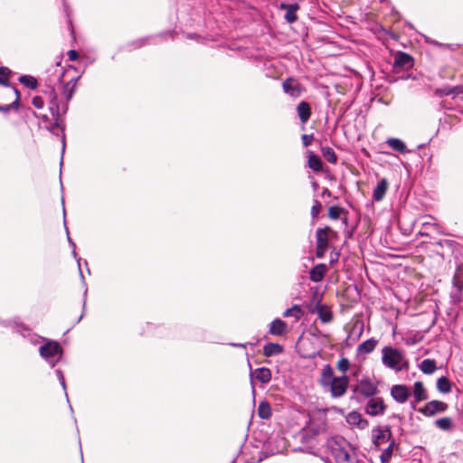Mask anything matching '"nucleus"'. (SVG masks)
<instances>
[{
  "mask_svg": "<svg viewBox=\"0 0 463 463\" xmlns=\"http://www.w3.org/2000/svg\"><path fill=\"white\" fill-rule=\"evenodd\" d=\"M326 448L336 463L351 462L353 453H354L351 444L343 437L327 439Z\"/></svg>",
  "mask_w": 463,
  "mask_h": 463,
  "instance_id": "nucleus-1",
  "label": "nucleus"
},
{
  "mask_svg": "<svg viewBox=\"0 0 463 463\" xmlns=\"http://www.w3.org/2000/svg\"><path fill=\"white\" fill-rule=\"evenodd\" d=\"M382 361L386 367L397 372L409 367V363L400 349H383Z\"/></svg>",
  "mask_w": 463,
  "mask_h": 463,
  "instance_id": "nucleus-2",
  "label": "nucleus"
},
{
  "mask_svg": "<svg viewBox=\"0 0 463 463\" xmlns=\"http://www.w3.org/2000/svg\"><path fill=\"white\" fill-rule=\"evenodd\" d=\"M24 331L22 333V335L24 338H28V344L36 345L38 347L43 348V347H61L60 344L57 341H52L48 338L37 335L35 334H33L30 329L24 326H20Z\"/></svg>",
  "mask_w": 463,
  "mask_h": 463,
  "instance_id": "nucleus-3",
  "label": "nucleus"
},
{
  "mask_svg": "<svg viewBox=\"0 0 463 463\" xmlns=\"http://www.w3.org/2000/svg\"><path fill=\"white\" fill-rule=\"evenodd\" d=\"M386 409L387 405L382 397H372L364 404V412L372 417L384 415Z\"/></svg>",
  "mask_w": 463,
  "mask_h": 463,
  "instance_id": "nucleus-4",
  "label": "nucleus"
},
{
  "mask_svg": "<svg viewBox=\"0 0 463 463\" xmlns=\"http://www.w3.org/2000/svg\"><path fill=\"white\" fill-rule=\"evenodd\" d=\"M309 311L317 314L323 323H329L333 319V314L327 305L322 304L317 297H314L310 304Z\"/></svg>",
  "mask_w": 463,
  "mask_h": 463,
  "instance_id": "nucleus-5",
  "label": "nucleus"
},
{
  "mask_svg": "<svg viewBox=\"0 0 463 463\" xmlns=\"http://www.w3.org/2000/svg\"><path fill=\"white\" fill-rule=\"evenodd\" d=\"M327 385L330 388V393L333 398L342 397L348 388V379L345 375L340 377H334L329 379Z\"/></svg>",
  "mask_w": 463,
  "mask_h": 463,
  "instance_id": "nucleus-6",
  "label": "nucleus"
},
{
  "mask_svg": "<svg viewBox=\"0 0 463 463\" xmlns=\"http://www.w3.org/2000/svg\"><path fill=\"white\" fill-rule=\"evenodd\" d=\"M355 392L364 396V398L370 399L374 397L378 391L377 385L373 383L370 379L364 378L358 382Z\"/></svg>",
  "mask_w": 463,
  "mask_h": 463,
  "instance_id": "nucleus-7",
  "label": "nucleus"
},
{
  "mask_svg": "<svg viewBox=\"0 0 463 463\" xmlns=\"http://www.w3.org/2000/svg\"><path fill=\"white\" fill-rule=\"evenodd\" d=\"M448 404L440 401H431L425 404V406L418 409V411L424 416L431 417L437 413L445 412L448 410Z\"/></svg>",
  "mask_w": 463,
  "mask_h": 463,
  "instance_id": "nucleus-8",
  "label": "nucleus"
},
{
  "mask_svg": "<svg viewBox=\"0 0 463 463\" xmlns=\"http://www.w3.org/2000/svg\"><path fill=\"white\" fill-rule=\"evenodd\" d=\"M283 91L291 98L297 99L302 94V85L294 78H287L282 82Z\"/></svg>",
  "mask_w": 463,
  "mask_h": 463,
  "instance_id": "nucleus-9",
  "label": "nucleus"
},
{
  "mask_svg": "<svg viewBox=\"0 0 463 463\" xmlns=\"http://www.w3.org/2000/svg\"><path fill=\"white\" fill-rule=\"evenodd\" d=\"M393 66L402 70H410L414 66V59L404 52H397L394 55Z\"/></svg>",
  "mask_w": 463,
  "mask_h": 463,
  "instance_id": "nucleus-10",
  "label": "nucleus"
},
{
  "mask_svg": "<svg viewBox=\"0 0 463 463\" xmlns=\"http://www.w3.org/2000/svg\"><path fill=\"white\" fill-rule=\"evenodd\" d=\"M329 236H336V232L330 227L319 228L317 230V246L321 248H327Z\"/></svg>",
  "mask_w": 463,
  "mask_h": 463,
  "instance_id": "nucleus-11",
  "label": "nucleus"
},
{
  "mask_svg": "<svg viewBox=\"0 0 463 463\" xmlns=\"http://www.w3.org/2000/svg\"><path fill=\"white\" fill-rule=\"evenodd\" d=\"M410 393V389L404 384H396L391 388V396L399 403H404Z\"/></svg>",
  "mask_w": 463,
  "mask_h": 463,
  "instance_id": "nucleus-12",
  "label": "nucleus"
},
{
  "mask_svg": "<svg viewBox=\"0 0 463 463\" xmlns=\"http://www.w3.org/2000/svg\"><path fill=\"white\" fill-rule=\"evenodd\" d=\"M346 422L359 430H364L369 426V421L356 411H352L346 416Z\"/></svg>",
  "mask_w": 463,
  "mask_h": 463,
  "instance_id": "nucleus-13",
  "label": "nucleus"
},
{
  "mask_svg": "<svg viewBox=\"0 0 463 463\" xmlns=\"http://www.w3.org/2000/svg\"><path fill=\"white\" fill-rule=\"evenodd\" d=\"M63 349H39L41 356L51 365L54 366L61 358Z\"/></svg>",
  "mask_w": 463,
  "mask_h": 463,
  "instance_id": "nucleus-14",
  "label": "nucleus"
},
{
  "mask_svg": "<svg viewBox=\"0 0 463 463\" xmlns=\"http://www.w3.org/2000/svg\"><path fill=\"white\" fill-rule=\"evenodd\" d=\"M452 283L454 291L451 293V298L454 299V301L460 302L463 300V278L458 274H455Z\"/></svg>",
  "mask_w": 463,
  "mask_h": 463,
  "instance_id": "nucleus-15",
  "label": "nucleus"
},
{
  "mask_svg": "<svg viewBox=\"0 0 463 463\" xmlns=\"http://www.w3.org/2000/svg\"><path fill=\"white\" fill-rule=\"evenodd\" d=\"M392 432L389 429L382 430L380 428L373 430V441L376 447L389 441Z\"/></svg>",
  "mask_w": 463,
  "mask_h": 463,
  "instance_id": "nucleus-16",
  "label": "nucleus"
},
{
  "mask_svg": "<svg viewBox=\"0 0 463 463\" xmlns=\"http://www.w3.org/2000/svg\"><path fill=\"white\" fill-rule=\"evenodd\" d=\"M48 95H49L50 103H51L50 109H51L52 117L55 119L54 127H58V125H59L58 120L60 118V108L58 105L57 94L55 92V90L53 88H51L48 92Z\"/></svg>",
  "mask_w": 463,
  "mask_h": 463,
  "instance_id": "nucleus-17",
  "label": "nucleus"
},
{
  "mask_svg": "<svg viewBox=\"0 0 463 463\" xmlns=\"http://www.w3.org/2000/svg\"><path fill=\"white\" fill-rule=\"evenodd\" d=\"M388 190V181L385 178L381 179L373 191V199L375 202H380L383 199Z\"/></svg>",
  "mask_w": 463,
  "mask_h": 463,
  "instance_id": "nucleus-18",
  "label": "nucleus"
},
{
  "mask_svg": "<svg viewBox=\"0 0 463 463\" xmlns=\"http://www.w3.org/2000/svg\"><path fill=\"white\" fill-rule=\"evenodd\" d=\"M297 112L300 121L305 124L311 116V108L307 101H301L297 106Z\"/></svg>",
  "mask_w": 463,
  "mask_h": 463,
  "instance_id": "nucleus-19",
  "label": "nucleus"
},
{
  "mask_svg": "<svg viewBox=\"0 0 463 463\" xmlns=\"http://www.w3.org/2000/svg\"><path fill=\"white\" fill-rule=\"evenodd\" d=\"M326 271H327V267L326 264H324V263L317 264L310 270V279L313 282H320V281H322Z\"/></svg>",
  "mask_w": 463,
  "mask_h": 463,
  "instance_id": "nucleus-20",
  "label": "nucleus"
},
{
  "mask_svg": "<svg viewBox=\"0 0 463 463\" xmlns=\"http://www.w3.org/2000/svg\"><path fill=\"white\" fill-rule=\"evenodd\" d=\"M251 377H255L261 383H267L271 379L270 370L265 367L257 368L254 372L250 373Z\"/></svg>",
  "mask_w": 463,
  "mask_h": 463,
  "instance_id": "nucleus-21",
  "label": "nucleus"
},
{
  "mask_svg": "<svg viewBox=\"0 0 463 463\" xmlns=\"http://www.w3.org/2000/svg\"><path fill=\"white\" fill-rule=\"evenodd\" d=\"M281 7L286 9L285 19L288 23L292 24L297 21L298 16L296 12L298 9V5L297 4L294 5H282Z\"/></svg>",
  "mask_w": 463,
  "mask_h": 463,
  "instance_id": "nucleus-22",
  "label": "nucleus"
},
{
  "mask_svg": "<svg viewBox=\"0 0 463 463\" xmlns=\"http://www.w3.org/2000/svg\"><path fill=\"white\" fill-rule=\"evenodd\" d=\"M287 324L281 319H275L269 326V333L275 335H281L286 332Z\"/></svg>",
  "mask_w": 463,
  "mask_h": 463,
  "instance_id": "nucleus-23",
  "label": "nucleus"
},
{
  "mask_svg": "<svg viewBox=\"0 0 463 463\" xmlns=\"http://www.w3.org/2000/svg\"><path fill=\"white\" fill-rule=\"evenodd\" d=\"M413 396L416 402H421L428 399L426 390L421 382H415L413 385Z\"/></svg>",
  "mask_w": 463,
  "mask_h": 463,
  "instance_id": "nucleus-24",
  "label": "nucleus"
},
{
  "mask_svg": "<svg viewBox=\"0 0 463 463\" xmlns=\"http://www.w3.org/2000/svg\"><path fill=\"white\" fill-rule=\"evenodd\" d=\"M461 89H462L461 87L446 86L443 88L436 89L434 93L436 96H439V97L449 96V95L457 96L459 93H461Z\"/></svg>",
  "mask_w": 463,
  "mask_h": 463,
  "instance_id": "nucleus-25",
  "label": "nucleus"
},
{
  "mask_svg": "<svg viewBox=\"0 0 463 463\" xmlns=\"http://www.w3.org/2000/svg\"><path fill=\"white\" fill-rule=\"evenodd\" d=\"M364 325L356 323L351 333L349 334L348 337L346 338V345H353L354 343V341L358 339L363 332Z\"/></svg>",
  "mask_w": 463,
  "mask_h": 463,
  "instance_id": "nucleus-26",
  "label": "nucleus"
},
{
  "mask_svg": "<svg viewBox=\"0 0 463 463\" xmlns=\"http://www.w3.org/2000/svg\"><path fill=\"white\" fill-rule=\"evenodd\" d=\"M272 411L268 402H260L258 407V415L260 419L268 420L271 417Z\"/></svg>",
  "mask_w": 463,
  "mask_h": 463,
  "instance_id": "nucleus-27",
  "label": "nucleus"
},
{
  "mask_svg": "<svg viewBox=\"0 0 463 463\" xmlns=\"http://www.w3.org/2000/svg\"><path fill=\"white\" fill-rule=\"evenodd\" d=\"M308 166L316 172H319L322 170L323 163L321 158L314 154L313 152H309L308 155Z\"/></svg>",
  "mask_w": 463,
  "mask_h": 463,
  "instance_id": "nucleus-28",
  "label": "nucleus"
},
{
  "mask_svg": "<svg viewBox=\"0 0 463 463\" xmlns=\"http://www.w3.org/2000/svg\"><path fill=\"white\" fill-rule=\"evenodd\" d=\"M386 143L394 151L405 153L407 150L405 143L399 138L391 137Z\"/></svg>",
  "mask_w": 463,
  "mask_h": 463,
  "instance_id": "nucleus-29",
  "label": "nucleus"
},
{
  "mask_svg": "<svg viewBox=\"0 0 463 463\" xmlns=\"http://www.w3.org/2000/svg\"><path fill=\"white\" fill-rule=\"evenodd\" d=\"M304 315L303 310L298 305H294L290 308H288L284 311L283 316L285 317H292L295 318V321H298Z\"/></svg>",
  "mask_w": 463,
  "mask_h": 463,
  "instance_id": "nucleus-30",
  "label": "nucleus"
},
{
  "mask_svg": "<svg viewBox=\"0 0 463 463\" xmlns=\"http://www.w3.org/2000/svg\"><path fill=\"white\" fill-rule=\"evenodd\" d=\"M451 383L446 376H441L437 381V389L441 393H449L451 392Z\"/></svg>",
  "mask_w": 463,
  "mask_h": 463,
  "instance_id": "nucleus-31",
  "label": "nucleus"
},
{
  "mask_svg": "<svg viewBox=\"0 0 463 463\" xmlns=\"http://www.w3.org/2000/svg\"><path fill=\"white\" fill-rule=\"evenodd\" d=\"M435 426L442 430L449 431L453 429V420L449 417H443L435 421Z\"/></svg>",
  "mask_w": 463,
  "mask_h": 463,
  "instance_id": "nucleus-32",
  "label": "nucleus"
},
{
  "mask_svg": "<svg viewBox=\"0 0 463 463\" xmlns=\"http://www.w3.org/2000/svg\"><path fill=\"white\" fill-rule=\"evenodd\" d=\"M420 368L422 371V373H424L426 374H430L435 372V370L437 369V366H436V363L434 360L424 359L420 363Z\"/></svg>",
  "mask_w": 463,
  "mask_h": 463,
  "instance_id": "nucleus-33",
  "label": "nucleus"
},
{
  "mask_svg": "<svg viewBox=\"0 0 463 463\" xmlns=\"http://www.w3.org/2000/svg\"><path fill=\"white\" fill-rule=\"evenodd\" d=\"M321 153L325 159L331 164H335L337 162V156L333 148L329 146L321 147Z\"/></svg>",
  "mask_w": 463,
  "mask_h": 463,
  "instance_id": "nucleus-34",
  "label": "nucleus"
},
{
  "mask_svg": "<svg viewBox=\"0 0 463 463\" xmlns=\"http://www.w3.org/2000/svg\"><path fill=\"white\" fill-rule=\"evenodd\" d=\"M19 81L31 90H34L37 87V80L30 75L21 76Z\"/></svg>",
  "mask_w": 463,
  "mask_h": 463,
  "instance_id": "nucleus-35",
  "label": "nucleus"
},
{
  "mask_svg": "<svg viewBox=\"0 0 463 463\" xmlns=\"http://www.w3.org/2000/svg\"><path fill=\"white\" fill-rule=\"evenodd\" d=\"M14 91L15 94V100L11 104L0 106V111L7 112L12 109H17L19 108L20 93L15 88L14 89Z\"/></svg>",
  "mask_w": 463,
  "mask_h": 463,
  "instance_id": "nucleus-36",
  "label": "nucleus"
},
{
  "mask_svg": "<svg viewBox=\"0 0 463 463\" xmlns=\"http://www.w3.org/2000/svg\"><path fill=\"white\" fill-rule=\"evenodd\" d=\"M394 445V441H392L389 446L383 451L381 455L382 463H389L392 456V448Z\"/></svg>",
  "mask_w": 463,
  "mask_h": 463,
  "instance_id": "nucleus-37",
  "label": "nucleus"
},
{
  "mask_svg": "<svg viewBox=\"0 0 463 463\" xmlns=\"http://www.w3.org/2000/svg\"><path fill=\"white\" fill-rule=\"evenodd\" d=\"M344 212L343 208L334 205L328 208V216L333 220H337Z\"/></svg>",
  "mask_w": 463,
  "mask_h": 463,
  "instance_id": "nucleus-38",
  "label": "nucleus"
},
{
  "mask_svg": "<svg viewBox=\"0 0 463 463\" xmlns=\"http://www.w3.org/2000/svg\"><path fill=\"white\" fill-rule=\"evenodd\" d=\"M11 71L6 67H0V84L7 86L8 85V75Z\"/></svg>",
  "mask_w": 463,
  "mask_h": 463,
  "instance_id": "nucleus-39",
  "label": "nucleus"
},
{
  "mask_svg": "<svg viewBox=\"0 0 463 463\" xmlns=\"http://www.w3.org/2000/svg\"><path fill=\"white\" fill-rule=\"evenodd\" d=\"M74 92H75V86L71 85V82L66 83L64 86V90H63V95H64L65 99H67V101L71 99Z\"/></svg>",
  "mask_w": 463,
  "mask_h": 463,
  "instance_id": "nucleus-40",
  "label": "nucleus"
},
{
  "mask_svg": "<svg viewBox=\"0 0 463 463\" xmlns=\"http://www.w3.org/2000/svg\"><path fill=\"white\" fill-rule=\"evenodd\" d=\"M333 378L334 377H333L332 369L329 366H326L323 370L322 384L326 386L328 384L327 382H329V379H333Z\"/></svg>",
  "mask_w": 463,
  "mask_h": 463,
  "instance_id": "nucleus-41",
  "label": "nucleus"
},
{
  "mask_svg": "<svg viewBox=\"0 0 463 463\" xmlns=\"http://www.w3.org/2000/svg\"><path fill=\"white\" fill-rule=\"evenodd\" d=\"M348 463H371V461L364 454L353 453L351 462Z\"/></svg>",
  "mask_w": 463,
  "mask_h": 463,
  "instance_id": "nucleus-42",
  "label": "nucleus"
},
{
  "mask_svg": "<svg viewBox=\"0 0 463 463\" xmlns=\"http://www.w3.org/2000/svg\"><path fill=\"white\" fill-rule=\"evenodd\" d=\"M321 209H322L321 203L319 201H317V200H314V204H313V206L311 208V212H310L311 216H312L313 219H317V218Z\"/></svg>",
  "mask_w": 463,
  "mask_h": 463,
  "instance_id": "nucleus-43",
  "label": "nucleus"
},
{
  "mask_svg": "<svg viewBox=\"0 0 463 463\" xmlns=\"http://www.w3.org/2000/svg\"><path fill=\"white\" fill-rule=\"evenodd\" d=\"M56 373V375L58 377V380L62 387V389L64 390L65 392V395H66V398H67V401H69V398H68V393L66 392V383H65V378H64V375H63V373L60 370V369H57L55 371Z\"/></svg>",
  "mask_w": 463,
  "mask_h": 463,
  "instance_id": "nucleus-44",
  "label": "nucleus"
},
{
  "mask_svg": "<svg viewBox=\"0 0 463 463\" xmlns=\"http://www.w3.org/2000/svg\"><path fill=\"white\" fill-rule=\"evenodd\" d=\"M337 368L342 373H346L349 368V361L347 358H342L337 363Z\"/></svg>",
  "mask_w": 463,
  "mask_h": 463,
  "instance_id": "nucleus-45",
  "label": "nucleus"
},
{
  "mask_svg": "<svg viewBox=\"0 0 463 463\" xmlns=\"http://www.w3.org/2000/svg\"><path fill=\"white\" fill-rule=\"evenodd\" d=\"M149 39H150V37H146V38H141V39H138V40L133 42L132 43L133 49H137V48L144 46L148 42Z\"/></svg>",
  "mask_w": 463,
  "mask_h": 463,
  "instance_id": "nucleus-46",
  "label": "nucleus"
},
{
  "mask_svg": "<svg viewBox=\"0 0 463 463\" xmlns=\"http://www.w3.org/2000/svg\"><path fill=\"white\" fill-rule=\"evenodd\" d=\"M377 340L371 338L359 344L357 347H374L377 345Z\"/></svg>",
  "mask_w": 463,
  "mask_h": 463,
  "instance_id": "nucleus-47",
  "label": "nucleus"
},
{
  "mask_svg": "<svg viewBox=\"0 0 463 463\" xmlns=\"http://www.w3.org/2000/svg\"><path fill=\"white\" fill-rule=\"evenodd\" d=\"M33 105L36 108V109H43V106H44V102H43V99L42 97L40 96H36L33 99V101H32Z\"/></svg>",
  "mask_w": 463,
  "mask_h": 463,
  "instance_id": "nucleus-48",
  "label": "nucleus"
},
{
  "mask_svg": "<svg viewBox=\"0 0 463 463\" xmlns=\"http://www.w3.org/2000/svg\"><path fill=\"white\" fill-rule=\"evenodd\" d=\"M283 349H263L264 351V355L266 357H270V356H273L275 354H279Z\"/></svg>",
  "mask_w": 463,
  "mask_h": 463,
  "instance_id": "nucleus-49",
  "label": "nucleus"
},
{
  "mask_svg": "<svg viewBox=\"0 0 463 463\" xmlns=\"http://www.w3.org/2000/svg\"><path fill=\"white\" fill-rule=\"evenodd\" d=\"M312 140H313V135L305 134L302 136V142H303L304 146H306V147L310 146Z\"/></svg>",
  "mask_w": 463,
  "mask_h": 463,
  "instance_id": "nucleus-50",
  "label": "nucleus"
},
{
  "mask_svg": "<svg viewBox=\"0 0 463 463\" xmlns=\"http://www.w3.org/2000/svg\"><path fill=\"white\" fill-rule=\"evenodd\" d=\"M306 350H307V349H298V354H299L300 356H302V357H314V356H316V355H317V352H315V351H314V352H312V353H308V354H307V353H306V352H305Z\"/></svg>",
  "mask_w": 463,
  "mask_h": 463,
  "instance_id": "nucleus-51",
  "label": "nucleus"
},
{
  "mask_svg": "<svg viewBox=\"0 0 463 463\" xmlns=\"http://www.w3.org/2000/svg\"><path fill=\"white\" fill-rule=\"evenodd\" d=\"M67 55L70 61H76L79 58V53L75 50H70Z\"/></svg>",
  "mask_w": 463,
  "mask_h": 463,
  "instance_id": "nucleus-52",
  "label": "nucleus"
},
{
  "mask_svg": "<svg viewBox=\"0 0 463 463\" xmlns=\"http://www.w3.org/2000/svg\"><path fill=\"white\" fill-rule=\"evenodd\" d=\"M66 231H67V234H68V241H69V243L72 246L73 248V250H72V254L74 256V258L77 259V253H76V250H75V248H76V245L75 243L71 241V239L70 238L69 236V231H68V228L66 227Z\"/></svg>",
  "mask_w": 463,
  "mask_h": 463,
  "instance_id": "nucleus-53",
  "label": "nucleus"
},
{
  "mask_svg": "<svg viewBox=\"0 0 463 463\" xmlns=\"http://www.w3.org/2000/svg\"><path fill=\"white\" fill-rule=\"evenodd\" d=\"M326 250V248L320 249L318 246H317V251H316L317 257V258L324 257Z\"/></svg>",
  "mask_w": 463,
  "mask_h": 463,
  "instance_id": "nucleus-54",
  "label": "nucleus"
},
{
  "mask_svg": "<svg viewBox=\"0 0 463 463\" xmlns=\"http://www.w3.org/2000/svg\"><path fill=\"white\" fill-rule=\"evenodd\" d=\"M262 347H281L279 344L271 343V342H266L263 344Z\"/></svg>",
  "mask_w": 463,
  "mask_h": 463,
  "instance_id": "nucleus-55",
  "label": "nucleus"
},
{
  "mask_svg": "<svg viewBox=\"0 0 463 463\" xmlns=\"http://www.w3.org/2000/svg\"><path fill=\"white\" fill-rule=\"evenodd\" d=\"M77 260H78V265H79L80 274V276H81V279L84 280V277H83L82 272H81V269H80V260H81V259H80V258H79V259H77Z\"/></svg>",
  "mask_w": 463,
  "mask_h": 463,
  "instance_id": "nucleus-56",
  "label": "nucleus"
},
{
  "mask_svg": "<svg viewBox=\"0 0 463 463\" xmlns=\"http://www.w3.org/2000/svg\"><path fill=\"white\" fill-rule=\"evenodd\" d=\"M322 194L326 195V196H331V192L327 188H325Z\"/></svg>",
  "mask_w": 463,
  "mask_h": 463,
  "instance_id": "nucleus-57",
  "label": "nucleus"
},
{
  "mask_svg": "<svg viewBox=\"0 0 463 463\" xmlns=\"http://www.w3.org/2000/svg\"><path fill=\"white\" fill-rule=\"evenodd\" d=\"M233 347H241V348H243V347H246V345L244 344H232Z\"/></svg>",
  "mask_w": 463,
  "mask_h": 463,
  "instance_id": "nucleus-58",
  "label": "nucleus"
},
{
  "mask_svg": "<svg viewBox=\"0 0 463 463\" xmlns=\"http://www.w3.org/2000/svg\"><path fill=\"white\" fill-rule=\"evenodd\" d=\"M360 351H363L365 354H370L373 349H359Z\"/></svg>",
  "mask_w": 463,
  "mask_h": 463,
  "instance_id": "nucleus-59",
  "label": "nucleus"
},
{
  "mask_svg": "<svg viewBox=\"0 0 463 463\" xmlns=\"http://www.w3.org/2000/svg\"><path fill=\"white\" fill-rule=\"evenodd\" d=\"M43 120H48V117L46 115L43 116Z\"/></svg>",
  "mask_w": 463,
  "mask_h": 463,
  "instance_id": "nucleus-60",
  "label": "nucleus"
},
{
  "mask_svg": "<svg viewBox=\"0 0 463 463\" xmlns=\"http://www.w3.org/2000/svg\"><path fill=\"white\" fill-rule=\"evenodd\" d=\"M411 408L415 410V404L411 403Z\"/></svg>",
  "mask_w": 463,
  "mask_h": 463,
  "instance_id": "nucleus-61",
  "label": "nucleus"
},
{
  "mask_svg": "<svg viewBox=\"0 0 463 463\" xmlns=\"http://www.w3.org/2000/svg\"><path fill=\"white\" fill-rule=\"evenodd\" d=\"M62 146H63V148L65 147V141L64 140H63Z\"/></svg>",
  "mask_w": 463,
  "mask_h": 463,
  "instance_id": "nucleus-62",
  "label": "nucleus"
}]
</instances>
